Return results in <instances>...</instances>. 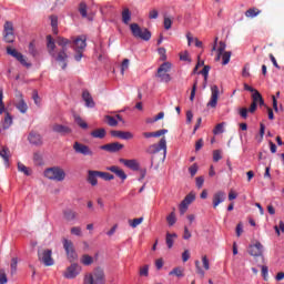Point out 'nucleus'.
Returning a JSON list of instances; mask_svg holds the SVG:
<instances>
[{"label":"nucleus","instance_id":"obj_1","mask_svg":"<svg viewBox=\"0 0 284 284\" xmlns=\"http://www.w3.org/2000/svg\"><path fill=\"white\" fill-rule=\"evenodd\" d=\"M47 41L49 54L57 61V63H59L62 70L68 68V45H72L75 52L74 60L78 62L83 59V52H85V48H88L85 36H80L73 40L59 37L55 41V43L61 48L59 51L55 50L57 44H54L52 36H47Z\"/></svg>","mask_w":284,"mask_h":284},{"label":"nucleus","instance_id":"obj_2","mask_svg":"<svg viewBox=\"0 0 284 284\" xmlns=\"http://www.w3.org/2000/svg\"><path fill=\"white\" fill-rule=\"evenodd\" d=\"M83 284H105V273L102 268H95L84 275Z\"/></svg>","mask_w":284,"mask_h":284},{"label":"nucleus","instance_id":"obj_3","mask_svg":"<svg viewBox=\"0 0 284 284\" xmlns=\"http://www.w3.org/2000/svg\"><path fill=\"white\" fill-rule=\"evenodd\" d=\"M44 176L49 179V181L61 183V181H65V171L61 166L49 168L45 169Z\"/></svg>","mask_w":284,"mask_h":284},{"label":"nucleus","instance_id":"obj_4","mask_svg":"<svg viewBox=\"0 0 284 284\" xmlns=\"http://www.w3.org/2000/svg\"><path fill=\"white\" fill-rule=\"evenodd\" d=\"M130 30L135 39H142V41H150L152 39V32L148 28L141 29L138 23H131Z\"/></svg>","mask_w":284,"mask_h":284},{"label":"nucleus","instance_id":"obj_5","mask_svg":"<svg viewBox=\"0 0 284 284\" xmlns=\"http://www.w3.org/2000/svg\"><path fill=\"white\" fill-rule=\"evenodd\" d=\"M163 150V155L161 158V163L165 161V156L168 154V141L165 140V136H163L158 144H152L148 148L146 152L148 154H159Z\"/></svg>","mask_w":284,"mask_h":284},{"label":"nucleus","instance_id":"obj_6","mask_svg":"<svg viewBox=\"0 0 284 284\" xmlns=\"http://www.w3.org/2000/svg\"><path fill=\"white\" fill-rule=\"evenodd\" d=\"M62 245L65 251L69 263H74L75 261H79V254H77V250L74 248V243L71 240L63 239Z\"/></svg>","mask_w":284,"mask_h":284},{"label":"nucleus","instance_id":"obj_7","mask_svg":"<svg viewBox=\"0 0 284 284\" xmlns=\"http://www.w3.org/2000/svg\"><path fill=\"white\" fill-rule=\"evenodd\" d=\"M170 70H172V63L170 62H164L159 67L156 77L162 83H170L172 81V77L168 73Z\"/></svg>","mask_w":284,"mask_h":284},{"label":"nucleus","instance_id":"obj_8","mask_svg":"<svg viewBox=\"0 0 284 284\" xmlns=\"http://www.w3.org/2000/svg\"><path fill=\"white\" fill-rule=\"evenodd\" d=\"M3 40L6 43H14V24L11 21L4 22Z\"/></svg>","mask_w":284,"mask_h":284},{"label":"nucleus","instance_id":"obj_9","mask_svg":"<svg viewBox=\"0 0 284 284\" xmlns=\"http://www.w3.org/2000/svg\"><path fill=\"white\" fill-rule=\"evenodd\" d=\"M81 274V265L78 263L71 262V265L67 267V270L63 272L64 278H77Z\"/></svg>","mask_w":284,"mask_h":284},{"label":"nucleus","instance_id":"obj_10","mask_svg":"<svg viewBox=\"0 0 284 284\" xmlns=\"http://www.w3.org/2000/svg\"><path fill=\"white\" fill-rule=\"evenodd\" d=\"M38 258L45 267L54 265V260L52 258V251L42 250L38 252Z\"/></svg>","mask_w":284,"mask_h":284},{"label":"nucleus","instance_id":"obj_11","mask_svg":"<svg viewBox=\"0 0 284 284\" xmlns=\"http://www.w3.org/2000/svg\"><path fill=\"white\" fill-rule=\"evenodd\" d=\"M73 150L75 154H82V156H94V151L81 142H74Z\"/></svg>","mask_w":284,"mask_h":284},{"label":"nucleus","instance_id":"obj_12","mask_svg":"<svg viewBox=\"0 0 284 284\" xmlns=\"http://www.w3.org/2000/svg\"><path fill=\"white\" fill-rule=\"evenodd\" d=\"M7 54H9L10 57H13V59L19 61V63H21V65H24L26 68H30L31 64L28 63V61L26 60V57L22 55L21 52L17 51V49L7 47Z\"/></svg>","mask_w":284,"mask_h":284},{"label":"nucleus","instance_id":"obj_13","mask_svg":"<svg viewBox=\"0 0 284 284\" xmlns=\"http://www.w3.org/2000/svg\"><path fill=\"white\" fill-rule=\"evenodd\" d=\"M196 200V195L194 193H189L184 200L180 203V214L183 216L187 212V207H190L191 203H194Z\"/></svg>","mask_w":284,"mask_h":284},{"label":"nucleus","instance_id":"obj_14","mask_svg":"<svg viewBox=\"0 0 284 284\" xmlns=\"http://www.w3.org/2000/svg\"><path fill=\"white\" fill-rule=\"evenodd\" d=\"M219 87L216 84L211 87V99L207 102V108H216L219 104Z\"/></svg>","mask_w":284,"mask_h":284},{"label":"nucleus","instance_id":"obj_15","mask_svg":"<svg viewBox=\"0 0 284 284\" xmlns=\"http://www.w3.org/2000/svg\"><path fill=\"white\" fill-rule=\"evenodd\" d=\"M111 136H113L115 139H122L123 141H130V140L134 139V134L130 131L113 130V131H111Z\"/></svg>","mask_w":284,"mask_h":284},{"label":"nucleus","instance_id":"obj_16","mask_svg":"<svg viewBox=\"0 0 284 284\" xmlns=\"http://www.w3.org/2000/svg\"><path fill=\"white\" fill-rule=\"evenodd\" d=\"M124 145L119 143V142H112V143H108L101 146V150H105V152H121V150H123Z\"/></svg>","mask_w":284,"mask_h":284},{"label":"nucleus","instance_id":"obj_17","mask_svg":"<svg viewBox=\"0 0 284 284\" xmlns=\"http://www.w3.org/2000/svg\"><path fill=\"white\" fill-rule=\"evenodd\" d=\"M261 99H263V95H261V92L255 91L252 94V103H251V106L248 108V112L251 114H254V112H256V108H258V102L261 101Z\"/></svg>","mask_w":284,"mask_h":284},{"label":"nucleus","instance_id":"obj_18","mask_svg":"<svg viewBox=\"0 0 284 284\" xmlns=\"http://www.w3.org/2000/svg\"><path fill=\"white\" fill-rule=\"evenodd\" d=\"M52 131L61 136H67V134H72V129L70 126H65L63 124H53Z\"/></svg>","mask_w":284,"mask_h":284},{"label":"nucleus","instance_id":"obj_19","mask_svg":"<svg viewBox=\"0 0 284 284\" xmlns=\"http://www.w3.org/2000/svg\"><path fill=\"white\" fill-rule=\"evenodd\" d=\"M248 254L251 256H263V244L261 242H256L248 246Z\"/></svg>","mask_w":284,"mask_h":284},{"label":"nucleus","instance_id":"obj_20","mask_svg":"<svg viewBox=\"0 0 284 284\" xmlns=\"http://www.w3.org/2000/svg\"><path fill=\"white\" fill-rule=\"evenodd\" d=\"M28 140L31 145H43V138L38 132L31 131L29 133Z\"/></svg>","mask_w":284,"mask_h":284},{"label":"nucleus","instance_id":"obj_21","mask_svg":"<svg viewBox=\"0 0 284 284\" xmlns=\"http://www.w3.org/2000/svg\"><path fill=\"white\" fill-rule=\"evenodd\" d=\"M16 108L21 112V114H26L28 112V103H26V100H23V95H18V101L16 102Z\"/></svg>","mask_w":284,"mask_h":284},{"label":"nucleus","instance_id":"obj_22","mask_svg":"<svg viewBox=\"0 0 284 284\" xmlns=\"http://www.w3.org/2000/svg\"><path fill=\"white\" fill-rule=\"evenodd\" d=\"M99 171H88V178L87 181L88 183H90V185H92L93 187L97 186L99 184Z\"/></svg>","mask_w":284,"mask_h":284},{"label":"nucleus","instance_id":"obj_23","mask_svg":"<svg viewBox=\"0 0 284 284\" xmlns=\"http://www.w3.org/2000/svg\"><path fill=\"white\" fill-rule=\"evenodd\" d=\"M225 201V192L223 191H217L214 195H213V207L216 209L219 207V205H221V203H223Z\"/></svg>","mask_w":284,"mask_h":284},{"label":"nucleus","instance_id":"obj_24","mask_svg":"<svg viewBox=\"0 0 284 284\" xmlns=\"http://www.w3.org/2000/svg\"><path fill=\"white\" fill-rule=\"evenodd\" d=\"M82 99L85 103L87 108H94V99H92V94H90V91L85 90L82 92Z\"/></svg>","mask_w":284,"mask_h":284},{"label":"nucleus","instance_id":"obj_25","mask_svg":"<svg viewBox=\"0 0 284 284\" xmlns=\"http://www.w3.org/2000/svg\"><path fill=\"white\" fill-rule=\"evenodd\" d=\"M110 172H113V174H115L119 179H121L122 181H125V179H128V175L125 174V171L120 169L116 165L110 166L109 168Z\"/></svg>","mask_w":284,"mask_h":284},{"label":"nucleus","instance_id":"obj_26","mask_svg":"<svg viewBox=\"0 0 284 284\" xmlns=\"http://www.w3.org/2000/svg\"><path fill=\"white\" fill-rule=\"evenodd\" d=\"M120 163H123L125 168H129L130 170H139L140 165L136 160H125V159H120Z\"/></svg>","mask_w":284,"mask_h":284},{"label":"nucleus","instance_id":"obj_27","mask_svg":"<svg viewBox=\"0 0 284 284\" xmlns=\"http://www.w3.org/2000/svg\"><path fill=\"white\" fill-rule=\"evenodd\" d=\"M144 139H152V138H159V136H163V134H168V130L166 129H162L155 132H144L142 133Z\"/></svg>","mask_w":284,"mask_h":284},{"label":"nucleus","instance_id":"obj_28","mask_svg":"<svg viewBox=\"0 0 284 284\" xmlns=\"http://www.w3.org/2000/svg\"><path fill=\"white\" fill-rule=\"evenodd\" d=\"M179 235H176V233H166L165 243L169 250H172L174 246V241H176Z\"/></svg>","mask_w":284,"mask_h":284},{"label":"nucleus","instance_id":"obj_29","mask_svg":"<svg viewBox=\"0 0 284 284\" xmlns=\"http://www.w3.org/2000/svg\"><path fill=\"white\" fill-rule=\"evenodd\" d=\"M105 134H106V132H105V129H103V128L93 130L91 132V136L93 139H105Z\"/></svg>","mask_w":284,"mask_h":284},{"label":"nucleus","instance_id":"obj_30","mask_svg":"<svg viewBox=\"0 0 284 284\" xmlns=\"http://www.w3.org/2000/svg\"><path fill=\"white\" fill-rule=\"evenodd\" d=\"M132 21V13L130 12V9L125 8L122 11V22L128 26Z\"/></svg>","mask_w":284,"mask_h":284},{"label":"nucleus","instance_id":"obj_31","mask_svg":"<svg viewBox=\"0 0 284 284\" xmlns=\"http://www.w3.org/2000/svg\"><path fill=\"white\" fill-rule=\"evenodd\" d=\"M0 156L3 159L6 165H8V163H10V149L4 146L2 150H0Z\"/></svg>","mask_w":284,"mask_h":284},{"label":"nucleus","instance_id":"obj_32","mask_svg":"<svg viewBox=\"0 0 284 284\" xmlns=\"http://www.w3.org/2000/svg\"><path fill=\"white\" fill-rule=\"evenodd\" d=\"M258 14H261V10H258L257 8H251L245 12V17H247L248 19H254V17H258Z\"/></svg>","mask_w":284,"mask_h":284},{"label":"nucleus","instance_id":"obj_33","mask_svg":"<svg viewBox=\"0 0 284 284\" xmlns=\"http://www.w3.org/2000/svg\"><path fill=\"white\" fill-rule=\"evenodd\" d=\"M220 47L217 48V55L215 58V61H221V57L223 53H225V48H227V45L225 44V42L220 41Z\"/></svg>","mask_w":284,"mask_h":284},{"label":"nucleus","instance_id":"obj_34","mask_svg":"<svg viewBox=\"0 0 284 284\" xmlns=\"http://www.w3.org/2000/svg\"><path fill=\"white\" fill-rule=\"evenodd\" d=\"M210 70H211L210 65H204L203 70H201L199 72V74H202L204 77V85H203V88H206L207 77H210Z\"/></svg>","mask_w":284,"mask_h":284},{"label":"nucleus","instance_id":"obj_35","mask_svg":"<svg viewBox=\"0 0 284 284\" xmlns=\"http://www.w3.org/2000/svg\"><path fill=\"white\" fill-rule=\"evenodd\" d=\"M63 216L65 221H74V219H77V212L72 210H65L63 211Z\"/></svg>","mask_w":284,"mask_h":284},{"label":"nucleus","instance_id":"obj_36","mask_svg":"<svg viewBox=\"0 0 284 284\" xmlns=\"http://www.w3.org/2000/svg\"><path fill=\"white\" fill-rule=\"evenodd\" d=\"M80 263H82V265H92V263H94V257L88 254H84L82 255Z\"/></svg>","mask_w":284,"mask_h":284},{"label":"nucleus","instance_id":"obj_37","mask_svg":"<svg viewBox=\"0 0 284 284\" xmlns=\"http://www.w3.org/2000/svg\"><path fill=\"white\" fill-rule=\"evenodd\" d=\"M50 21H51V28L54 34H57L58 28H59V18L57 16H50Z\"/></svg>","mask_w":284,"mask_h":284},{"label":"nucleus","instance_id":"obj_38","mask_svg":"<svg viewBox=\"0 0 284 284\" xmlns=\"http://www.w3.org/2000/svg\"><path fill=\"white\" fill-rule=\"evenodd\" d=\"M174 210L175 209H173V212H171L166 216V223L169 224L170 227H172V225H174L176 223V213H174Z\"/></svg>","mask_w":284,"mask_h":284},{"label":"nucleus","instance_id":"obj_39","mask_svg":"<svg viewBox=\"0 0 284 284\" xmlns=\"http://www.w3.org/2000/svg\"><path fill=\"white\" fill-rule=\"evenodd\" d=\"M10 125H12V115H10V113H7L4 116L2 128L3 130H8Z\"/></svg>","mask_w":284,"mask_h":284},{"label":"nucleus","instance_id":"obj_40","mask_svg":"<svg viewBox=\"0 0 284 284\" xmlns=\"http://www.w3.org/2000/svg\"><path fill=\"white\" fill-rule=\"evenodd\" d=\"M74 121L79 125V128H82V130H88V123L83 121L81 116L74 115Z\"/></svg>","mask_w":284,"mask_h":284},{"label":"nucleus","instance_id":"obj_41","mask_svg":"<svg viewBox=\"0 0 284 284\" xmlns=\"http://www.w3.org/2000/svg\"><path fill=\"white\" fill-rule=\"evenodd\" d=\"M105 121L108 125H110L111 128H116V125H119V120H116V118L114 116L106 115Z\"/></svg>","mask_w":284,"mask_h":284},{"label":"nucleus","instance_id":"obj_42","mask_svg":"<svg viewBox=\"0 0 284 284\" xmlns=\"http://www.w3.org/2000/svg\"><path fill=\"white\" fill-rule=\"evenodd\" d=\"M141 223H143V217L129 220V225H130V227H133V230L139 227V225H141Z\"/></svg>","mask_w":284,"mask_h":284},{"label":"nucleus","instance_id":"obj_43","mask_svg":"<svg viewBox=\"0 0 284 284\" xmlns=\"http://www.w3.org/2000/svg\"><path fill=\"white\" fill-rule=\"evenodd\" d=\"M221 57H222V65H227V63H230V59H232V52L225 51Z\"/></svg>","mask_w":284,"mask_h":284},{"label":"nucleus","instance_id":"obj_44","mask_svg":"<svg viewBox=\"0 0 284 284\" xmlns=\"http://www.w3.org/2000/svg\"><path fill=\"white\" fill-rule=\"evenodd\" d=\"M18 171L22 172L26 176H30V169H28V166H26L23 163L18 162Z\"/></svg>","mask_w":284,"mask_h":284},{"label":"nucleus","instance_id":"obj_45","mask_svg":"<svg viewBox=\"0 0 284 284\" xmlns=\"http://www.w3.org/2000/svg\"><path fill=\"white\" fill-rule=\"evenodd\" d=\"M223 128H225V122L216 124L213 130V134H215V135L223 134V132H225V130Z\"/></svg>","mask_w":284,"mask_h":284},{"label":"nucleus","instance_id":"obj_46","mask_svg":"<svg viewBox=\"0 0 284 284\" xmlns=\"http://www.w3.org/2000/svg\"><path fill=\"white\" fill-rule=\"evenodd\" d=\"M169 276H178L181 278L183 276V268L182 267H175L170 273Z\"/></svg>","mask_w":284,"mask_h":284},{"label":"nucleus","instance_id":"obj_47","mask_svg":"<svg viewBox=\"0 0 284 284\" xmlns=\"http://www.w3.org/2000/svg\"><path fill=\"white\" fill-rule=\"evenodd\" d=\"M99 179H103L104 181H114V175H112L108 172L99 171Z\"/></svg>","mask_w":284,"mask_h":284},{"label":"nucleus","instance_id":"obj_48","mask_svg":"<svg viewBox=\"0 0 284 284\" xmlns=\"http://www.w3.org/2000/svg\"><path fill=\"white\" fill-rule=\"evenodd\" d=\"M79 12H80L81 17H83V18L88 17V4H85V2L80 3Z\"/></svg>","mask_w":284,"mask_h":284},{"label":"nucleus","instance_id":"obj_49","mask_svg":"<svg viewBox=\"0 0 284 284\" xmlns=\"http://www.w3.org/2000/svg\"><path fill=\"white\" fill-rule=\"evenodd\" d=\"M195 267H196V274H199L201 278H205V271L201 268V262L199 260L195 261Z\"/></svg>","mask_w":284,"mask_h":284},{"label":"nucleus","instance_id":"obj_50","mask_svg":"<svg viewBox=\"0 0 284 284\" xmlns=\"http://www.w3.org/2000/svg\"><path fill=\"white\" fill-rule=\"evenodd\" d=\"M165 48L161 47L158 49V54H160V61H168V54H166Z\"/></svg>","mask_w":284,"mask_h":284},{"label":"nucleus","instance_id":"obj_51","mask_svg":"<svg viewBox=\"0 0 284 284\" xmlns=\"http://www.w3.org/2000/svg\"><path fill=\"white\" fill-rule=\"evenodd\" d=\"M278 97H281V91H277L276 95H272L273 109L275 112H278V101L276 100Z\"/></svg>","mask_w":284,"mask_h":284},{"label":"nucleus","instance_id":"obj_52","mask_svg":"<svg viewBox=\"0 0 284 284\" xmlns=\"http://www.w3.org/2000/svg\"><path fill=\"white\" fill-rule=\"evenodd\" d=\"M71 234L73 236H83V231L81 230V226H73L71 227Z\"/></svg>","mask_w":284,"mask_h":284},{"label":"nucleus","instance_id":"obj_53","mask_svg":"<svg viewBox=\"0 0 284 284\" xmlns=\"http://www.w3.org/2000/svg\"><path fill=\"white\" fill-rule=\"evenodd\" d=\"M197 85H199V80H195L191 90L190 101H194V98L196 97Z\"/></svg>","mask_w":284,"mask_h":284},{"label":"nucleus","instance_id":"obj_54","mask_svg":"<svg viewBox=\"0 0 284 284\" xmlns=\"http://www.w3.org/2000/svg\"><path fill=\"white\" fill-rule=\"evenodd\" d=\"M128 68H130V59H124L121 64V74H125Z\"/></svg>","mask_w":284,"mask_h":284},{"label":"nucleus","instance_id":"obj_55","mask_svg":"<svg viewBox=\"0 0 284 284\" xmlns=\"http://www.w3.org/2000/svg\"><path fill=\"white\" fill-rule=\"evenodd\" d=\"M150 275V265H144L140 267V276H149Z\"/></svg>","mask_w":284,"mask_h":284},{"label":"nucleus","instance_id":"obj_56","mask_svg":"<svg viewBox=\"0 0 284 284\" xmlns=\"http://www.w3.org/2000/svg\"><path fill=\"white\" fill-rule=\"evenodd\" d=\"M223 159V155H221V150L213 151V161L214 163H219Z\"/></svg>","mask_w":284,"mask_h":284},{"label":"nucleus","instance_id":"obj_57","mask_svg":"<svg viewBox=\"0 0 284 284\" xmlns=\"http://www.w3.org/2000/svg\"><path fill=\"white\" fill-rule=\"evenodd\" d=\"M203 183H205V178L204 176L195 178V185L199 190H201V187H203Z\"/></svg>","mask_w":284,"mask_h":284},{"label":"nucleus","instance_id":"obj_58","mask_svg":"<svg viewBox=\"0 0 284 284\" xmlns=\"http://www.w3.org/2000/svg\"><path fill=\"white\" fill-rule=\"evenodd\" d=\"M19 264V261L17 257H13L11 260V274H17V265Z\"/></svg>","mask_w":284,"mask_h":284},{"label":"nucleus","instance_id":"obj_59","mask_svg":"<svg viewBox=\"0 0 284 284\" xmlns=\"http://www.w3.org/2000/svg\"><path fill=\"white\" fill-rule=\"evenodd\" d=\"M189 172H190L191 176H196V172H199V165L196 163H194L193 165H191L189 168Z\"/></svg>","mask_w":284,"mask_h":284},{"label":"nucleus","instance_id":"obj_60","mask_svg":"<svg viewBox=\"0 0 284 284\" xmlns=\"http://www.w3.org/2000/svg\"><path fill=\"white\" fill-rule=\"evenodd\" d=\"M8 283V275H6V271L1 270L0 271V284H6Z\"/></svg>","mask_w":284,"mask_h":284},{"label":"nucleus","instance_id":"obj_61","mask_svg":"<svg viewBox=\"0 0 284 284\" xmlns=\"http://www.w3.org/2000/svg\"><path fill=\"white\" fill-rule=\"evenodd\" d=\"M202 265L204 270H210V260H207V255L202 256Z\"/></svg>","mask_w":284,"mask_h":284},{"label":"nucleus","instance_id":"obj_62","mask_svg":"<svg viewBox=\"0 0 284 284\" xmlns=\"http://www.w3.org/2000/svg\"><path fill=\"white\" fill-rule=\"evenodd\" d=\"M29 54H31V57H37V48H34V42L29 43Z\"/></svg>","mask_w":284,"mask_h":284},{"label":"nucleus","instance_id":"obj_63","mask_svg":"<svg viewBox=\"0 0 284 284\" xmlns=\"http://www.w3.org/2000/svg\"><path fill=\"white\" fill-rule=\"evenodd\" d=\"M149 19H159V10L152 9L149 11Z\"/></svg>","mask_w":284,"mask_h":284},{"label":"nucleus","instance_id":"obj_64","mask_svg":"<svg viewBox=\"0 0 284 284\" xmlns=\"http://www.w3.org/2000/svg\"><path fill=\"white\" fill-rule=\"evenodd\" d=\"M250 112V110H247V108H241L239 111V114L242 119H247V113Z\"/></svg>","mask_w":284,"mask_h":284}]
</instances>
